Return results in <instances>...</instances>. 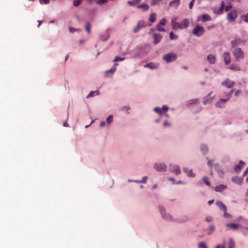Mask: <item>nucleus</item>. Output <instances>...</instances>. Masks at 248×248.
I'll return each mask as SVG.
<instances>
[{
  "mask_svg": "<svg viewBox=\"0 0 248 248\" xmlns=\"http://www.w3.org/2000/svg\"><path fill=\"white\" fill-rule=\"evenodd\" d=\"M177 56L175 53H169L165 55L163 57V59L166 62L169 63L175 61L177 59Z\"/></svg>",
  "mask_w": 248,
  "mask_h": 248,
  "instance_id": "1",
  "label": "nucleus"
},
{
  "mask_svg": "<svg viewBox=\"0 0 248 248\" xmlns=\"http://www.w3.org/2000/svg\"><path fill=\"white\" fill-rule=\"evenodd\" d=\"M205 30L203 27L198 25H196L193 30L192 33L196 36L200 37L204 33Z\"/></svg>",
  "mask_w": 248,
  "mask_h": 248,
  "instance_id": "2",
  "label": "nucleus"
},
{
  "mask_svg": "<svg viewBox=\"0 0 248 248\" xmlns=\"http://www.w3.org/2000/svg\"><path fill=\"white\" fill-rule=\"evenodd\" d=\"M233 92V90H232L230 92L227 93V95L228 97L226 98H221L216 103V106L218 108H221L223 107V105L229 100L230 96L232 93Z\"/></svg>",
  "mask_w": 248,
  "mask_h": 248,
  "instance_id": "3",
  "label": "nucleus"
},
{
  "mask_svg": "<svg viewBox=\"0 0 248 248\" xmlns=\"http://www.w3.org/2000/svg\"><path fill=\"white\" fill-rule=\"evenodd\" d=\"M178 18L177 17H173L171 20V25L172 26V29L174 30L182 29V25L176 22Z\"/></svg>",
  "mask_w": 248,
  "mask_h": 248,
  "instance_id": "4",
  "label": "nucleus"
},
{
  "mask_svg": "<svg viewBox=\"0 0 248 248\" xmlns=\"http://www.w3.org/2000/svg\"><path fill=\"white\" fill-rule=\"evenodd\" d=\"M233 55L236 59H243L244 57L243 51L240 48H236L233 51Z\"/></svg>",
  "mask_w": 248,
  "mask_h": 248,
  "instance_id": "5",
  "label": "nucleus"
},
{
  "mask_svg": "<svg viewBox=\"0 0 248 248\" xmlns=\"http://www.w3.org/2000/svg\"><path fill=\"white\" fill-rule=\"evenodd\" d=\"M237 16V12L235 10L231 11L229 12L227 16V19L229 22L234 20Z\"/></svg>",
  "mask_w": 248,
  "mask_h": 248,
  "instance_id": "6",
  "label": "nucleus"
},
{
  "mask_svg": "<svg viewBox=\"0 0 248 248\" xmlns=\"http://www.w3.org/2000/svg\"><path fill=\"white\" fill-rule=\"evenodd\" d=\"M154 169L157 171H165L167 170V166L164 163H156Z\"/></svg>",
  "mask_w": 248,
  "mask_h": 248,
  "instance_id": "7",
  "label": "nucleus"
},
{
  "mask_svg": "<svg viewBox=\"0 0 248 248\" xmlns=\"http://www.w3.org/2000/svg\"><path fill=\"white\" fill-rule=\"evenodd\" d=\"M221 85L228 88H232L234 85V82L229 79H226L221 83Z\"/></svg>",
  "mask_w": 248,
  "mask_h": 248,
  "instance_id": "8",
  "label": "nucleus"
},
{
  "mask_svg": "<svg viewBox=\"0 0 248 248\" xmlns=\"http://www.w3.org/2000/svg\"><path fill=\"white\" fill-rule=\"evenodd\" d=\"M169 170L178 175L180 173L179 167L176 165L170 164L169 166Z\"/></svg>",
  "mask_w": 248,
  "mask_h": 248,
  "instance_id": "9",
  "label": "nucleus"
},
{
  "mask_svg": "<svg viewBox=\"0 0 248 248\" xmlns=\"http://www.w3.org/2000/svg\"><path fill=\"white\" fill-rule=\"evenodd\" d=\"M162 35L161 34L159 33H155L153 34V38H154V41L153 43L155 45H156L158 43H159L161 39H162Z\"/></svg>",
  "mask_w": 248,
  "mask_h": 248,
  "instance_id": "10",
  "label": "nucleus"
},
{
  "mask_svg": "<svg viewBox=\"0 0 248 248\" xmlns=\"http://www.w3.org/2000/svg\"><path fill=\"white\" fill-rule=\"evenodd\" d=\"M214 167L215 169L218 172L219 176L222 177L224 174V172L221 167L218 164H216L214 165Z\"/></svg>",
  "mask_w": 248,
  "mask_h": 248,
  "instance_id": "11",
  "label": "nucleus"
},
{
  "mask_svg": "<svg viewBox=\"0 0 248 248\" xmlns=\"http://www.w3.org/2000/svg\"><path fill=\"white\" fill-rule=\"evenodd\" d=\"M223 59L226 64H228L231 61L230 55L229 52H225L223 54Z\"/></svg>",
  "mask_w": 248,
  "mask_h": 248,
  "instance_id": "12",
  "label": "nucleus"
},
{
  "mask_svg": "<svg viewBox=\"0 0 248 248\" xmlns=\"http://www.w3.org/2000/svg\"><path fill=\"white\" fill-rule=\"evenodd\" d=\"M227 186L224 185H219L215 187V190L217 192H221L227 188Z\"/></svg>",
  "mask_w": 248,
  "mask_h": 248,
  "instance_id": "13",
  "label": "nucleus"
},
{
  "mask_svg": "<svg viewBox=\"0 0 248 248\" xmlns=\"http://www.w3.org/2000/svg\"><path fill=\"white\" fill-rule=\"evenodd\" d=\"M158 64H155L153 62L148 63L144 65V67H148L151 69H157L158 67Z\"/></svg>",
  "mask_w": 248,
  "mask_h": 248,
  "instance_id": "14",
  "label": "nucleus"
},
{
  "mask_svg": "<svg viewBox=\"0 0 248 248\" xmlns=\"http://www.w3.org/2000/svg\"><path fill=\"white\" fill-rule=\"evenodd\" d=\"M144 27V22L143 21H139L136 28L134 29V32H137L141 28Z\"/></svg>",
  "mask_w": 248,
  "mask_h": 248,
  "instance_id": "15",
  "label": "nucleus"
},
{
  "mask_svg": "<svg viewBox=\"0 0 248 248\" xmlns=\"http://www.w3.org/2000/svg\"><path fill=\"white\" fill-rule=\"evenodd\" d=\"M225 7V2L224 1H222L221 3V5H220V8L218 9V10L216 11V10H215L214 11V13L216 14H221L223 12V10L224 9Z\"/></svg>",
  "mask_w": 248,
  "mask_h": 248,
  "instance_id": "16",
  "label": "nucleus"
},
{
  "mask_svg": "<svg viewBox=\"0 0 248 248\" xmlns=\"http://www.w3.org/2000/svg\"><path fill=\"white\" fill-rule=\"evenodd\" d=\"M225 7V2L224 1H222L221 3V5H220V8L218 9V10L216 11V10H215L214 11V13L216 14H221L223 12V10L224 9Z\"/></svg>",
  "mask_w": 248,
  "mask_h": 248,
  "instance_id": "17",
  "label": "nucleus"
},
{
  "mask_svg": "<svg viewBox=\"0 0 248 248\" xmlns=\"http://www.w3.org/2000/svg\"><path fill=\"white\" fill-rule=\"evenodd\" d=\"M160 212L162 215V217L166 219V220H172V217L170 215H164V213L165 212L164 209L163 207L160 208Z\"/></svg>",
  "mask_w": 248,
  "mask_h": 248,
  "instance_id": "18",
  "label": "nucleus"
},
{
  "mask_svg": "<svg viewBox=\"0 0 248 248\" xmlns=\"http://www.w3.org/2000/svg\"><path fill=\"white\" fill-rule=\"evenodd\" d=\"M216 204L223 211L227 210L226 206L221 202H217Z\"/></svg>",
  "mask_w": 248,
  "mask_h": 248,
  "instance_id": "19",
  "label": "nucleus"
},
{
  "mask_svg": "<svg viewBox=\"0 0 248 248\" xmlns=\"http://www.w3.org/2000/svg\"><path fill=\"white\" fill-rule=\"evenodd\" d=\"M211 94V93H210L207 96H205L203 98V103L204 104H206L208 103H210L212 102L213 100L212 98L210 97V95Z\"/></svg>",
  "mask_w": 248,
  "mask_h": 248,
  "instance_id": "20",
  "label": "nucleus"
},
{
  "mask_svg": "<svg viewBox=\"0 0 248 248\" xmlns=\"http://www.w3.org/2000/svg\"><path fill=\"white\" fill-rule=\"evenodd\" d=\"M207 60L210 63L213 64L215 63L216 58L215 56L212 54H209L207 56Z\"/></svg>",
  "mask_w": 248,
  "mask_h": 248,
  "instance_id": "21",
  "label": "nucleus"
},
{
  "mask_svg": "<svg viewBox=\"0 0 248 248\" xmlns=\"http://www.w3.org/2000/svg\"><path fill=\"white\" fill-rule=\"evenodd\" d=\"M201 17L202 18V20L204 22H206L211 20V17L207 14L202 15ZM198 19L200 20V17H198Z\"/></svg>",
  "mask_w": 248,
  "mask_h": 248,
  "instance_id": "22",
  "label": "nucleus"
},
{
  "mask_svg": "<svg viewBox=\"0 0 248 248\" xmlns=\"http://www.w3.org/2000/svg\"><path fill=\"white\" fill-rule=\"evenodd\" d=\"M189 24V22L188 19L187 18L184 19L182 21V23H181V24L182 26V29L187 28Z\"/></svg>",
  "mask_w": 248,
  "mask_h": 248,
  "instance_id": "23",
  "label": "nucleus"
},
{
  "mask_svg": "<svg viewBox=\"0 0 248 248\" xmlns=\"http://www.w3.org/2000/svg\"><path fill=\"white\" fill-rule=\"evenodd\" d=\"M184 171L188 177H193L195 176V175L193 173L192 170H188L186 168H185L184 169Z\"/></svg>",
  "mask_w": 248,
  "mask_h": 248,
  "instance_id": "24",
  "label": "nucleus"
},
{
  "mask_svg": "<svg viewBox=\"0 0 248 248\" xmlns=\"http://www.w3.org/2000/svg\"><path fill=\"white\" fill-rule=\"evenodd\" d=\"M226 226L227 227L230 228L231 229L233 230L237 229L238 227V225L237 224L232 223L227 224Z\"/></svg>",
  "mask_w": 248,
  "mask_h": 248,
  "instance_id": "25",
  "label": "nucleus"
},
{
  "mask_svg": "<svg viewBox=\"0 0 248 248\" xmlns=\"http://www.w3.org/2000/svg\"><path fill=\"white\" fill-rule=\"evenodd\" d=\"M138 8H140L144 11H148L149 9V6L147 4L143 3L137 6Z\"/></svg>",
  "mask_w": 248,
  "mask_h": 248,
  "instance_id": "26",
  "label": "nucleus"
},
{
  "mask_svg": "<svg viewBox=\"0 0 248 248\" xmlns=\"http://www.w3.org/2000/svg\"><path fill=\"white\" fill-rule=\"evenodd\" d=\"M180 4V0H173L170 2V6L173 7H177Z\"/></svg>",
  "mask_w": 248,
  "mask_h": 248,
  "instance_id": "27",
  "label": "nucleus"
},
{
  "mask_svg": "<svg viewBox=\"0 0 248 248\" xmlns=\"http://www.w3.org/2000/svg\"><path fill=\"white\" fill-rule=\"evenodd\" d=\"M229 248H235V242L232 238L229 239L228 243Z\"/></svg>",
  "mask_w": 248,
  "mask_h": 248,
  "instance_id": "28",
  "label": "nucleus"
},
{
  "mask_svg": "<svg viewBox=\"0 0 248 248\" xmlns=\"http://www.w3.org/2000/svg\"><path fill=\"white\" fill-rule=\"evenodd\" d=\"M117 65V64H114V65L111 67V68L110 70H108V71H107L106 72V76H108V74L109 73H110L111 74H112L114 72V71H115L116 70V65Z\"/></svg>",
  "mask_w": 248,
  "mask_h": 248,
  "instance_id": "29",
  "label": "nucleus"
},
{
  "mask_svg": "<svg viewBox=\"0 0 248 248\" xmlns=\"http://www.w3.org/2000/svg\"><path fill=\"white\" fill-rule=\"evenodd\" d=\"M244 163L242 162V161H240L239 162V164H238L234 168V170L235 171H239L242 168V167L243 166Z\"/></svg>",
  "mask_w": 248,
  "mask_h": 248,
  "instance_id": "30",
  "label": "nucleus"
},
{
  "mask_svg": "<svg viewBox=\"0 0 248 248\" xmlns=\"http://www.w3.org/2000/svg\"><path fill=\"white\" fill-rule=\"evenodd\" d=\"M230 69L234 71H240L241 70L239 66L235 64H232L230 67Z\"/></svg>",
  "mask_w": 248,
  "mask_h": 248,
  "instance_id": "31",
  "label": "nucleus"
},
{
  "mask_svg": "<svg viewBox=\"0 0 248 248\" xmlns=\"http://www.w3.org/2000/svg\"><path fill=\"white\" fill-rule=\"evenodd\" d=\"M156 19V15L155 13H152L150 15V16L149 18V20L151 22L153 23L155 21Z\"/></svg>",
  "mask_w": 248,
  "mask_h": 248,
  "instance_id": "32",
  "label": "nucleus"
},
{
  "mask_svg": "<svg viewBox=\"0 0 248 248\" xmlns=\"http://www.w3.org/2000/svg\"><path fill=\"white\" fill-rule=\"evenodd\" d=\"M240 42V40L238 39H235L234 40L232 41L231 42L232 46H235L238 45Z\"/></svg>",
  "mask_w": 248,
  "mask_h": 248,
  "instance_id": "33",
  "label": "nucleus"
},
{
  "mask_svg": "<svg viewBox=\"0 0 248 248\" xmlns=\"http://www.w3.org/2000/svg\"><path fill=\"white\" fill-rule=\"evenodd\" d=\"M188 220V217L186 216H182L178 219V221L179 222H184Z\"/></svg>",
  "mask_w": 248,
  "mask_h": 248,
  "instance_id": "34",
  "label": "nucleus"
},
{
  "mask_svg": "<svg viewBox=\"0 0 248 248\" xmlns=\"http://www.w3.org/2000/svg\"><path fill=\"white\" fill-rule=\"evenodd\" d=\"M91 25L89 22H86V26L85 27L86 30L88 33L91 32Z\"/></svg>",
  "mask_w": 248,
  "mask_h": 248,
  "instance_id": "35",
  "label": "nucleus"
},
{
  "mask_svg": "<svg viewBox=\"0 0 248 248\" xmlns=\"http://www.w3.org/2000/svg\"><path fill=\"white\" fill-rule=\"evenodd\" d=\"M170 38L171 40H176L178 38L177 35L174 34L173 32L170 33Z\"/></svg>",
  "mask_w": 248,
  "mask_h": 248,
  "instance_id": "36",
  "label": "nucleus"
},
{
  "mask_svg": "<svg viewBox=\"0 0 248 248\" xmlns=\"http://www.w3.org/2000/svg\"><path fill=\"white\" fill-rule=\"evenodd\" d=\"M209 232H208V234L209 235L211 234L212 232H213L215 230V227L213 225H210L209 226L208 228Z\"/></svg>",
  "mask_w": 248,
  "mask_h": 248,
  "instance_id": "37",
  "label": "nucleus"
},
{
  "mask_svg": "<svg viewBox=\"0 0 248 248\" xmlns=\"http://www.w3.org/2000/svg\"><path fill=\"white\" fill-rule=\"evenodd\" d=\"M82 0H74L73 5L75 7L78 6Z\"/></svg>",
  "mask_w": 248,
  "mask_h": 248,
  "instance_id": "38",
  "label": "nucleus"
},
{
  "mask_svg": "<svg viewBox=\"0 0 248 248\" xmlns=\"http://www.w3.org/2000/svg\"><path fill=\"white\" fill-rule=\"evenodd\" d=\"M124 59H125L124 57H120L117 56V57H116L115 58V59L113 60V62H116L122 61H123L124 60Z\"/></svg>",
  "mask_w": 248,
  "mask_h": 248,
  "instance_id": "39",
  "label": "nucleus"
},
{
  "mask_svg": "<svg viewBox=\"0 0 248 248\" xmlns=\"http://www.w3.org/2000/svg\"><path fill=\"white\" fill-rule=\"evenodd\" d=\"M166 21L165 19L163 18L160 21V22H159V23L157 24V26H164L166 24Z\"/></svg>",
  "mask_w": 248,
  "mask_h": 248,
  "instance_id": "40",
  "label": "nucleus"
},
{
  "mask_svg": "<svg viewBox=\"0 0 248 248\" xmlns=\"http://www.w3.org/2000/svg\"><path fill=\"white\" fill-rule=\"evenodd\" d=\"M95 93L97 95L98 94V92L97 91L91 92L90 93L87 95V98H88L90 97L93 96Z\"/></svg>",
  "mask_w": 248,
  "mask_h": 248,
  "instance_id": "41",
  "label": "nucleus"
},
{
  "mask_svg": "<svg viewBox=\"0 0 248 248\" xmlns=\"http://www.w3.org/2000/svg\"><path fill=\"white\" fill-rule=\"evenodd\" d=\"M241 17L245 22L248 23V14L243 15Z\"/></svg>",
  "mask_w": 248,
  "mask_h": 248,
  "instance_id": "42",
  "label": "nucleus"
},
{
  "mask_svg": "<svg viewBox=\"0 0 248 248\" xmlns=\"http://www.w3.org/2000/svg\"><path fill=\"white\" fill-rule=\"evenodd\" d=\"M113 121V117L112 115H109L107 118V122L108 124H110Z\"/></svg>",
  "mask_w": 248,
  "mask_h": 248,
  "instance_id": "43",
  "label": "nucleus"
},
{
  "mask_svg": "<svg viewBox=\"0 0 248 248\" xmlns=\"http://www.w3.org/2000/svg\"><path fill=\"white\" fill-rule=\"evenodd\" d=\"M203 181H204V182L208 186H210V182L208 181V178L207 177H204L203 178Z\"/></svg>",
  "mask_w": 248,
  "mask_h": 248,
  "instance_id": "44",
  "label": "nucleus"
},
{
  "mask_svg": "<svg viewBox=\"0 0 248 248\" xmlns=\"http://www.w3.org/2000/svg\"><path fill=\"white\" fill-rule=\"evenodd\" d=\"M199 248H207V247L204 243L200 242L199 244Z\"/></svg>",
  "mask_w": 248,
  "mask_h": 248,
  "instance_id": "45",
  "label": "nucleus"
},
{
  "mask_svg": "<svg viewBox=\"0 0 248 248\" xmlns=\"http://www.w3.org/2000/svg\"><path fill=\"white\" fill-rule=\"evenodd\" d=\"M154 111L158 114H161L162 110L160 108L156 107L154 108Z\"/></svg>",
  "mask_w": 248,
  "mask_h": 248,
  "instance_id": "46",
  "label": "nucleus"
},
{
  "mask_svg": "<svg viewBox=\"0 0 248 248\" xmlns=\"http://www.w3.org/2000/svg\"><path fill=\"white\" fill-rule=\"evenodd\" d=\"M195 0H191L189 4V8L190 9H191L193 8V5L194 4Z\"/></svg>",
  "mask_w": 248,
  "mask_h": 248,
  "instance_id": "47",
  "label": "nucleus"
},
{
  "mask_svg": "<svg viewBox=\"0 0 248 248\" xmlns=\"http://www.w3.org/2000/svg\"><path fill=\"white\" fill-rule=\"evenodd\" d=\"M232 8V6L231 5H227L226 6H225L224 8L225 11L226 12L229 11Z\"/></svg>",
  "mask_w": 248,
  "mask_h": 248,
  "instance_id": "48",
  "label": "nucleus"
},
{
  "mask_svg": "<svg viewBox=\"0 0 248 248\" xmlns=\"http://www.w3.org/2000/svg\"><path fill=\"white\" fill-rule=\"evenodd\" d=\"M147 179H148L147 176H144L142 178V180L140 181V182H141V183H146L147 182Z\"/></svg>",
  "mask_w": 248,
  "mask_h": 248,
  "instance_id": "49",
  "label": "nucleus"
},
{
  "mask_svg": "<svg viewBox=\"0 0 248 248\" xmlns=\"http://www.w3.org/2000/svg\"><path fill=\"white\" fill-rule=\"evenodd\" d=\"M157 30L158 31H165L164 28H161L160 26H157Z\"/></svg>",
  "mask_w": 248,
  "mask_h": 248,
  "instance_id": "50",
  "label": "nucleus"
},
{
  "mask_svg": "<svg viewBox=\"0 0 248 248\" xmlns=\"http://www.w3.org/2000/svg\"><path fill=\"white\" fill-rule=\"evenodd\" d=\"M213 161L211 160H209L207 162L208 166L210 168V169H212L213 166Z\"/></svg>",
  "mask_w": 248,
  "mask_h": 248,
  "instance_id": "51",
  "label": "nucleus"
},
{
  "mask_svg": "<svg viewBox=\"0 0 248 248\" xmlns=\"http://www.w3.org/2000/svg\"><path fill=\"white\" fill-rule=\"evenodd\" d=\"M40 2L41 4H46L49 2V0H40Z\"/></svg>",
  "mask_w": 248,
  "mask_h": 248,
  "instance_id": "52",
  "label": "nucleus"
},
{
  "mask_svg": "<svg viewBox=\"0 0 248 248\" xmlns=\"http://www.w3.org/2000/svg\"><path fill=\"white\" fill-rule=\"evenodd\" d=\"M201 150L204 153H206L207 152V150H208L207 147L205 146H202Z\"/></svg>",
  "mask_w": 248,
  "mask_h": 248,
  "instance_id": "53",
  "label": "nucleus"
},
{
  "mask_svg": "<svg viewBox=\"0 0 248 248\" xmlns=\"http://www.w3.org/2000/svg\"><path fill=\"white\" fill-rule=\"evenodd\" d=\"M213 220V218L211 216H208L205 218V221L211 222Z\"/></svg>",
  "mask_w": 248,
  "mask_h": 248,
  "instance_id": "54",
  "label": "nucleus"
},
{
  "mask_svg": "<svg viewBox=\"0 0 248 248\" xmlns=\"http://www.w3.org/2000/svg\"><path fill=\"white\" fill-rule=\"evenodd\" d=\"M136 4H137V3L134 2L133 1H129L128 2V4L130 6H135Z\"/></svg>",
  "mask_w": 248,
  "mask_h": 248,
  "instance_id": "55",
  "label": "nucleus"
},
{
  "mask_svg": "<svg viewBox=\"0 0 248 248\" xmlns=\"http://www.w3.org/2000/svg\"><path fill=\"white\" fill-rule=\"evenodd\" d=\"M107 1V0H99L98 1V3L102 4L105 3Z\"/></svg>",
  "mask_w": 248,
  "mask_h": 248,
  "instance_id": "56",
  "label": "nucleus"
},
{
  "mask_svg": "<svg viewBox=\"0 0 248 248\" xmlns=\"http://www.w3.org/2000/svg\"><path fill=\"white\" fill-rule=\"evenodd\" d=\"M223 212H224V216L225 217L227 218L230 217L229 214L227 212V210H226L225 211H223Z\"/></svg>",
  "mask_w": 248,
  "mask_h": 248,
  "instance_id": "57",
  "label": "nucleus"
},
{
  "mask_svg": "<svg viewBox=\"0 0 248 248\" xmlns=\"http://www.w3.org/2000/svg\"><path fill=\"white\" fill-rule=\"evenodd\" d=\"M248 173V167L247 168V169L245 170L243 174V176H245Z\"/></svg>",
  "mask_w": 248,
  "mask_h": 248,
  "instance_id": "58",
  "label": "nucleus"
},
{
  "mask_svg": "<svg viewBox=\"0 0 248 248\" xmlns=\"http://www.w3.org/2000/svg\"><path fill=\"white\" fill-rule=\"evenodd\" d=\"M76 31V29H74L72 27H70L69 28V31L71 32V33H73L74 31Z\"/></svg>",
  "mask_w": 248,
  "mask_h": 248,
  "instance_id": "59",
  "label": "nucleus"
},
{
  "mask_svg": "<svg viewBox=\"0 0 248 248\" xmlns=\"http://www.w3.org/2000/svg\"><path fill=\"white\" fill-rule=\"evenodd\" d=\"M215 248H225V245H223L222 246L217 245L216 246Z\"/></svg>",
  "mask_w": 248,
  "mask_h": 248,
  "instance_id": "60",
  "label": "nucleus"
},
{
  "mask_svg": "<svg viewBox=\"0 0 248 248\" xmlns=\"http://www.w3.org/2000/svg\"><path fill=\"white\" fill-rule=\"evenodd\" d=\"M163 125L165 126H170V124L168 123V122L167 121L164 122Z\"/></svg>",
  "mask_w": 248,
  "mask_h": 248,
  "instance_id": "61",
  "label": "nucleus"
},
{
  "mask_svg": "<svg viewBox=\"0 0 248 248\" xmlns=\"http://www.w3.org/2000/svg\"><path fill=\"white\" fill-rule=\"evenodd\" d=\"M105 124H106V123L104 121H103L100 123V125L101 127H103L105 125Z\"/></svg>",
  "mask_w": 248,
  "mask_h": 248,
  "instance_id": "62",
  "label": "nucleus"
},
{
  "mask_svg": "<svg viewBox=\"0 0 248 248\" xmlns=\"http://www.w3.org/2000/svg\"><path fill=\"white\" fill-rule=\"evenodd\" d=\"M241 93V92H240V91H239V90L236 91L235 92V96H237L239 93Z\"/></svg>",
  "mask_w": 248,
  "mask_h": 248,
  "instance_id": "63",
  "label": "nucleus"
},
{
  "mask_svg": "<svg viewBox=\"0 0 248 248\" xmlns=\"http://www.w3.org/2000/svg\"><path fill=\"white\" fill-rule=\"evenodd\" d=\"M163 108L165 111H167L169 109V108L166 106H164Z\"/></svg>",
  "mask_w": 248,
  "mask_h": 248,
  "instance_id": "64",
  "label": "nucleus"
}]
</instances>
